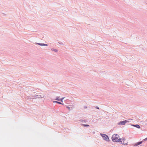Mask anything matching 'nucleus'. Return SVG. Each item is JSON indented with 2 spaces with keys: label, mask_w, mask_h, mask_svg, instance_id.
Wrapping results in <instances>:
<instances>
[{
  "label": "nucleus",
  "mask_w": 147,
  "mask_h": 147,
  "mask_svg": "<svg viewBox=\"0 0 147 147\" xmlns=\"http://www.w3.org/2000/svg\"><path fill=\"white\" fill-rule=\"evenodd\" d=\"M119 137V136L118 134H114L113 135L111 138L113 141L117 142Z\"/></svg>",
  "instance_id": "1"
},
{
  "label": "nucleus",
  "mask_w": 147,
  "mask_h": 147,
  "mask_svg": "<svg viewBox=\"0 0 147 147\" xmlns=\"http://www.w3.org/2000/svg\"><path fill=\"white\" fill-rule=\"evenodd\" d=\"M100 134L104 140L107 142H109V139L108 135L106 134L102 133H100Z\"/></svg>",
  "instance_id": "2"
},
{
  "label": "nucleus",
  "mask_w": 147,
  "mask_h": 147,
  "mask_svg": "<svg viewBox=\"0 0 147 147\" xmlns=\"http://www.w3.org/2000/svg\"><path fill=\"white\" fill-rule=\"evenodd\" d=\"M32 97L34 99L36 98H44V97H45L46 96L44 95L43 96H42L40 95H33L32 96Z\"/></svg>",
  "instance_id": "3"
},
{
  "label": "nucleus",
  "mask_w": 147,
  "mask_h": 147,
  "mask_svg": "<svg viewBox=\"0 0 147 147\" xmlns=\"http://www.w3.org/2000/svg\"><path fill=\"white\" fill-rule=\"evenodd\" d=\"M129 122V121L127 120H125L124 121H121L119 122L118 123V125H125V123H127V122Z\"/></svg>",
  "instance_id": "4"
},
{
  "label": "nucleus",
  "mask_w": 147,
  "mask_h": 147,
  "mask_svg": "<svg viewBox=\"0 0 147 147\" xmlns=\"http://www.w3.org/2000/svg\"><path fill=\"white\" fill-rule=\"evenodd\" d=\"M35 44L36 45H38L40 46H48V45L47 44H44V43H38L36 42Z\"/></svg>",
  "instance_id": "5"
},
{
  "label": "nucleus",
  "mask_w": 147,
  "mask_h": 147,
  "mask_svg": "<svg viewBox=\"0 0 147 147\" xmlns=\"http://www.w3.org/2000/svg\"><path fill=\"white\" fill-rule=\"evenodd\" d=\"M131 125L132 126L135 127L138 129H140V126L138 124L134 125L131 124Z\"/></svg>",
  "instance_id": "6"
},
{
  "label": "nucleus",
  "mask_w": 147,
  "mask_h": 147,
  "mask_svg": "<svg viewBox=\"0 0 147 147\" xmlns=\"http://www.w3.org/2000/svg\"><path fill=\"white\" fill-rule=\"evenodd\" d=\"M53 102L54 103H57L59 104H61V105H63V104L62 103H61L60 102H58L57 101H53Z\"/></svg>",
  "instance_id": "7"
},
{
  "label": "nucleus",
  "mask_w": 147,
  "mask_h": 147,
  "mask_svg": "<svg viewBox=\"0 0 147 147\" xmlns=\"http://www.w3.org/2000/svg\"><path fill=\"white\" fill-rule=\"evenodd\" d=\"M117 142H121V143L122 142V140L121 139V138H119L118 139Z\"/></svg>",
  "instance_id": "8"
},
{
  "label": "nucleus",
  "mask_w": 147,
  "mask_h": 147,
  "mask_svg": "<svg viewBox=\"0 0 147 147\" xmlns=\"http://www.w3.org/2000/svg\"><path fill=\"white\" fill-rule=\"evenodd\" d=\"M82 126H84V127H88L89 126V125L88 124H82Z\"/></svg>",
  "instance_id": "9"
},
{
  "label": "nucleus",
  "mask_w": 147,
  "mask_h": 147,
  "mask_svg": "<svg viewBox=\"0 0 147 147\" xmlns=\"http://www.w3.org/2000/svg\"><path fill=\"white\" fill-rule=\"evenodd\" d=\"M51 50L52 51H55V52H58L57 50L56 49H55L52 48V49H51Z\"/></svg>",
  "instance_id": "10"
},
{
  "label": "nucleus",
  "mask_w": 147,
  "mask_h": 147,
  "mask_svg": "<svg viewBox=\"0 0 147 147\" xmlns=\"http://www.w3.org/2000/svg\"><path fill=\"white\" fill-rule=\"evenodd\" d=\"M66 108H67L69 111L71 110L72 109V108H70L68 106H66Z\"/></svg>",
  "instance_id": "11"
},
{
  "label": "nucleus",
  "mask_w": 147,
  "mask_h": 147,
  "mask_svg": "<svg viewBox=\"0 0 147 147\" xmlns=\"http://www.w3.org/2000/svg\"><path fill=\"white\" fill-rule=\"evenodd\" d=\"M140 143L139 142H138L136 143L135 144V145L134 146H138V145H140Z\"/></svg>",
  "instance_id": "12"
},
{
  "label": "nucleus",
  "mask_w": 147,
  "mask_h": 147,
  "mask_svg": "<svg viewBox=\"0 0 147 147\" xmlns=\"http://www.w3.org/2000/svg\"><path fill=\"white\" fill-rule=\"evenodd\" d=\"M64 98H65L64 97H63V98H61V99H59V101H61V102H63V100L64 99Z\"/></svg>",
  "instance_id": "13"
},
{
  "label": "nucleus",
  "mask_w": 147,
  "mask_h": 147,
  "mask_svg": "<svg viewBox=\"0 0 147 147\" xmlns=\"http://www.w3.org/2000/svg\"><path fill=\"white\" fill-rule=\"evenodd\" d=\"M121 144H123V145H127V143L124 142H123V143L122 142L121 143Z\"/></svg>",
  "instance_id": "14"
},
{
  "label": "nucleus",
  "mask_w": 147,
  "mask_h": 147,
  "mask_svg": "<svg viewBox=\"0 0 147 147\" xmlns=\"http://www.w3.org/2000/svg\"><path fill=\"white\" fill-rule=\"evenodd\" d=\"M58 42L59 44H60L61 45H63V43L61 42H60V41L59 42Z\"/></svg>",
  "instance_id": "15"
},
{
  "label": "nucleus",
  "mask_w": 147,
  "mask_h": 147,
  "mask_svg": "<svg viewBox=\"0 0 147 147\" xmlns=\"http://www.w3.org/2000/svg\"><path fill=\"white\" fill-rule=\"evenodd\" d=\"M59 97H57L55 99V100L59 101Z\"/></svg>",
  "instance_id": "16"
},
{
  "label": "nucleus",
  "mask_w": 147,
  "mask_h": 147,
  "mask_svg": "<svg viewBox=\"0 0 147 147\" xmlns=\"http://www.w3.org/2000/svg\"><path fill=\"white\" fill-rule=\"evenodd\" d=\"M146 140H147V137L146 138L143 140V141H146Z\"/></svg>",
  "instance_id": "17"
},
{
  "label": "nucleus",
  "mask_w": 147,
  "mask_h": 147,
  "mask_svg": "<svg viewBox=\"0 0 147 147\" xmlns=\"http://www.w3.org/2000/svg\"><path fill=\"white\" fill-rule=\"evenodd\" d=\"M125 140V139L124 138H123L122 139V140L123 141V142H124Z\"/></svg>",
  "instance_id": "18"
},
{
  "label": "nucleus",
  "mask_w": 147,
  "mask_h": 147,
  "mask_svg": "<svg viewBox=\"0 0 147 147\" xmlns=\"http://www.w3.org/2000/svg\"><path fill=\"white\" fill-rule=\"evenodd\" d=\"M95 108L97 109H99V107H98L97 106H96L95 107Z\"/></svg>",
  "instance_id": "19"
},
{
  "label": "nucleus",
  "mask_w": 147,
  "mask_h": 147,
  "mask_svg": "<svg viewBox=\"0 0 147 147\" xmlns=\"http://www.w3.org/2000/svg\"><path fill=\"white\" fill-rule=\"evenodd\" d=\"M139 142L140 143V144H142V143L143 141H140V142Z\"/></svg>",
  "instance_id": "20"
},
{
  "label": "nucleus",
  "mask_w": 147,
  "mask_h": 147,
  "mask_svg": "<svg viewBox=\"0 0 147 147\" xmlns=\"http://www.w3.org/2000/svg\"><path fill=\"white\" fill-rule=\"evenodd\" d=\"M84 109H86V108H87V107L86 106H84Z\"/></svg>",
  "instance_id": "21"
},
{
  "label": "nucleus",
  "mask_w": 147,
  "mask_h": 147,
  "mask_svg": "<svg viewBox=\"0 0 147 147\" xmlns=\"http://www.w3.org/2000/svg\"><path fill=\"white\" fill-rule=\"evenodd\" d=\"M100 119H103V117H100L99 118Z\"/></svg>",
  "instance_id": "22"
},
{
  "label": "nucleus",
  "mask_w": 147,
  "mask_h": 147,
  "mask_svg": "<svg viewBox=\"0 0 147 147\" xmlns=\"http://www.w3.org/2000/svg\"><path fill=\"white\" fill-rule=\"evenodd\" d=\"M105 117H104V119Z\"/></svg>",
  "instance_id": "23"
}]
</instances>
